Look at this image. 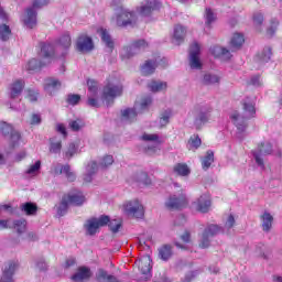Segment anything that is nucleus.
Instances as JSON below:
<instances>
[{"label": "nucleus", "mask_w": 282, "mask_h": 282, "mask_svg": "<svg viewBox=\"0 0 282 282\" xmlns=\"http://www.w3.org/2000/svg\"><path fill=\"white\" fill-rule=\"evenodd\" d=\"M243 115L238 111H234L230 116L232 124L238 130V133H243L248 129V120L254 118L257 109L254 108V99L246 98L242 100Z\"/></svg>", "instance_id": "obj_1"}, {"label": "nucleus", "mask_w": 282, "mask_h": 282, "mask_svg": "<svg viewBox=\"0 0 282 282\" xmlns=\"http://www.w3.org/2000/svg\"><path fill=\"white\" fill-rule=\"evenodd\" d=\"M41 56L42 59L32 58L25 65L26 72H39L45 67V65H50L52 61V56H54V45L50 43L41 44Z\"/></svg>", "instance_id": "obj_2"}, {"label": "nucleus", "mask_w": 282, "mask_h": 282, "mask_svg": "<svg viewBox=\"0 0 282 282\" xmlns=\"http://www.w3.org/2000/svg\"><path fill=\"white\" fill-rule=\"evenodd\" d=\"M123 86L118 80L108 83L102 90L101 100H104L107 107H111V104L116 98L122 96Z\"/></svg>", "instance_id": "obj_3"}, {"label": "nucleus", "mask_w": 282, "mask_h": 282, "mask_svg": "<svg viewBox=\"0 0 282 282\" xmlns=\"http://www.w3.org/2000/svg\"><path fill=\"white\" fill-rule=\"evenodd\" d=\"M48 3L50 0H34L32 7L28 8L23 14L22 21L24 25L32 30V28L36 25V10L44 8V6H47Z\"/></svg>", "instance_id": "obj_4"}, {"label": "nucleus", "mask_w": 282, "mask_h": 282, "mask_svg": "<svg viewBox=\"0 0 282 282\" xmlns=\"http://www.w3.org/2000/svg\"><path fill=\"white\" fill-rule=\"evenodd\" d=\"M188 206V198L184 192L178 194L170 195L165 202V208L167 210H182Z\"/></svg>", "instance_id": "obj_5"}, {"label": "nucleus", "mask_w": 282, "mask_h": 282, "mask_svg": "<svg viewBox=\"0 0 282 282\" xmlns=\"http://www.w3.org/2000/svg\"><path fill=\"white\" fill-rule=\"evenodd\" d=\"M221 232V227L217 225H208L200 235L198 246L203 250L210 248V241L213 237H217Z\"/></svg>", "instance_id": "obj_6"}, {"label": "nucleus", "mask_w": 282, "mask_h": 282, "mask_svg": "<svg viewBox=\"0 0 282 282\" xmlns=\"http://www.w3.org/2000/svg\"><path fill=\"white\" fill-rule=\"evenodd\" d=\"M107 224H109V216L107 215H101L99 218L94 217L86 220L84 225L86 235L94 237V235L98 232V228H102L104 226H107Z\"/></svg>", "instance_id": "obj_7"}, {"label": "nucleus", "mask_w": 282, "mask_h": 282, "mask_svg": "<svg viewBox=\"0 0 282 282\" xmlns=\"http://www.w3.org/2000/svg\"><path fill=\"white\" fill-rule=\"evenodd\" d=\"M0 133L4 138H8L9 144H11L12 148L17 147L19 140H21V133L14 130V128L6 121L0 122Z\"/></svg>", "instance_id": "obj_8"}, {"label": "nucleus", "mask_w": 282, "mask_h": 282, "mask_svg": "<svg viewBox=\"0 0 282 282\" xmlns=\"http://www.w3.org/2000/svg\"><path fill=\"white\" fill-rule=\"evenodd\" d=\"M123 210L128 217H133L134 219H142L144 217V206L138 199L126 203Z\"/></svg>", "instance_id": "obj_9"}, {"label": "nucleus", "mask_w": 282, "mask_h": 282, "mask_svg": "<svg viewBox=\"0 0 282 282\" xmlns=\"http://www.w3.org/2000/svg\"><path fill=\"white\" fill-rule=\"evenodd\" d=\"M272 153V144L270 142L261 143L256 151H253V158L256 164L264 169L263 155H270Z\"/></svg>", "instance_id": "obj_10"}, {"label": "nucleus", "mask_w": 282, "mask_h": 282, "mask_svg": "<svg viewBox=\"0 0 282 282\" xmlns=\"http://www.w3.org/2000/svg\"><path fill=\"white\" fill-rule=\"evenodd\" d=\"M76 50L82 54H88V52L94 50V40L85 34L79 35L76 41Z\"/></svg>", "instance_id": "obj_11"}, {"label": "nucleus", "mask_w": 282, "mask_h": 282, "mask_svg": "<svg viewBox=\"0 0 282 282\" xmlns=\"http://www.w3.org/2000/svg\"><path fill=\"white\" fill-rule=\"evenodd\" d=\"M200 46L194 42L189 47V67L192 69H200L202 61L199 59Z\"/></svg>", "instance_id": "obj_12"}, {"label": "nucleus", "mask_w": 282, "mask_h": 282, "mask_svg": "<svg viewBox=\"0 0 282 282\" xmlns=\"http://www.w3.org/2000/svg\"><path fill=\"white\" fill-rule=\"evenodd\" d=\"M147 47H149V43H147L145 40L134 41L130 46L123 50L124 54H122V56H126V58H131V56H135L138 52L141 50H147Z\"/></svg>", "instance_id": "obj_13"}, {"label": "nucleus", "mask_w": 282, "mask_h": 282, "mask_svg": "<svg viewBox=\"0 0 282 282\" xmlns=\"http://www.w3.org/2000/svg\"><path fill=\"white\" fill-rule=\"evenodd\" d=\"M53 173L54 175H65L68 182H76V173L72 171V166H69V164L63 165L61 163H57L53 167Z\"/></svg>", "instance_id": "obj_14"}, {"label": "nucleus", "mask_w": 282, "mask_h": 282, "mask_svg": "<svg viewBox=\"0 0 282 282\" xmlns=\"http://www.w3.org/2000/svg\"><path fill=\"white\" fill-rule=\"evenodd\" d=\"M135 21H138L135 14L129 11H121V13H119L117 17V25L119 28H127V25H133L135 24Z\"/></svg>", "instance_id": "obj_15"}, {"label": "nucleus", "mask_w": 282, "mask_h": 282, "mask_svg": "<svg viewBox=\"0 0 282 282\" xmlns=\"http://www.w3.org/2000/svg\"><path fill=\"white\" fill-rule=\"evenodd\" d=\"M23 89H25V80L18 79L13 82L9 87V98H11L12 100L19 98V96L23 94Z\"/></svg>", "instance_id": "obj_16"}, {"label": "nucleus", "mask_w": 282, "mask_h": 282, "mask_svg": "<svg viewBox=\"0 0 282 282\" xmlns=\"http://www.w3.org/2000/svg\"><path fill=\"white\" fill-rule=\"evenodd\" d=\"M65 197L68 204H72L73 206H83L84 203L87 202L85 194H83L80 191L69 192Z\"/></svg>", "instance_id": "obj_17"}, {"label": "nucleus", "mask_w": 282, "mask_h": 282, "mask_svg": "<svg viewBox=\"0 0 282 282\" xmlns=\"http://www.w3.org/2000/svg\"><path fill=\"white\" fill-rule=\"evenodd\" d=\"M194 206L199 213H208V210H210V195L203 194L196 202H194Z\"/></svg>", "instance_id": "obj_18"}, {"label": "nucleus", "mask_w": 282, "mask_h": 282, "mask_svg": "<svg viewBox=\"0 0 282 282\" xmlns=\"http://www.w3.org/2000/svg\"><path fill=\"white\" fill-rule=\"evenodd\" d=\"M18 265L19 264L17 262L7 263L4 265L0 282H14V280H12V275L14 274V271L17 270Z\"/></svg>", "instance_id": "obj_19"}, {"label": "nucleus", "mask_w": 282, "mask_h": 282, "mask_svg": "<svg viewBox=\"0 0 282 282\" xmlns=\"http://www.w3.org/2000/svg\"><path fill=\"white\" fill-rule=\"evenodd\" d=\"M158 8H160V3H158V1L145 0L141 3L139 8V12L140 14H142V17H149V14H151L153 10H158Z\"/></svg>", "instance_id": "obj_20"}, {"label": "nucleus", "mask_w": 282, "mask_h": 282, "mask_svg": "<svg viewBox=\"0 0 282 282\" xmlns=\"http://www.w3.org/2000/svg\"><path fill=\"white\" fill-rule=\"evenodd\" d=\"M210 111H213V108H203L198 112V115L194 121L196 129H202V126L206 124V122H208V119L210 118Z\"/></svg>", "instance_id": "obj_21"}, {"label": "nucleus", "mask_w": 282, "mask_h": 282, "mask_svg": "<svg viewBox=\"0 0 282 282\" xmlns=\"http://www.w3.org/2000/svg\"><path fill=\"white\" fill-rule=\"evenodd\" d=\"M91 278V270L87 267H79L76 273L72 276L75 282L87 281Z\"/></svg>", "instance_id": "obj_22"}, {"label": "nucleus", "mask_w": 282, "mask_h": 282, "mask_svg": "<svg viewBox=\"0 0 282 282\" xmlns=\"http://www.w3.org/2000/svg\"><path fill=\"white\" fill-rule=\"evenodd\" d=\"M184 39H186V28L182 24H176L173 32L174 42L176 45H180L181 43H184Z\"/></svg>", "instance_id": "obj_23"}, {"label": "nucleus", "mask_w": 282, "mask_h": 282, "mask_svg": "<svg viewBox=\"0 0 282 282\" xmlns=\"http://www.w3.org/2000/svg\"><path fill=\"white\" fill-rule=\"evenodd\" d=\"M98 173V163L96 161H90L86 166V173L84 175V182L89 183L94 180V175Z\"/></svg>", "instance_id": "obj_24"}, {"label": "nucleus", "mask_w": 282, "mask_h": 282, "mask_svg": "<svg viewBox=\"0 0 282 282\" xmlns=\"http://www.w3.org/2000/svg\"><path fill=\"white\" fill-rule=\"evenodd\" d=\"M57 50H64L67 52L69 47H72V36L69 33H65L62 36L58 37V40L55 42Z\"/></svg>", "instance_id": "obj_25"}, {"label": "nucleus", "mask_w": 282, "mask_h": 282, "mask_svg": "<svg viewBox=\"0 0 282 282\" xmlns=\"http://www.w3.org/2000/svg\"><path fill=\"white\" fill-rule=\"evenodd\" d=\"M137 264L141 274H151V257L144 256L139 261H137Z\"/></svg>", "instance_id": "obj_26"}, {"label": "nucleus", "mask_w": 282, "mask_h": 282, "mask_svg": "<svg viewBox=\"0 0 282 282\" xmlns=\"http://www.w3.org/2000/svg\"><path fill=\"white\" fill-rule=\"evenodd\" d=\"M246 43L243 39V34L235 33L230 40V50L231 52H237V50H241V46Z\"/></svg>", "instance_id": "obj_27"}, {"label": "nucleus", "mask_w": 282, "mask_h": 282, "mask_svg": "<svg viewBox=\"0 0 282 282\" xmlns=\"http://www.w3.org/2000/svg\"><path fill=\"white\" fill-rule=\"evenodd\" d=\"M262 221V230L263 232H270L272 230V223L274 221V217L271 216L270 213L264 212L262 216H260Z\"/></svg>", "instance_id": "obj_28"}, {"label": "nucleus", "mask_w": 282, "mask_h": 282, "mask_svg": "<svg viewBox=\"0 0 282 282\" xmlns=\"http://www.w3.org/2000/svg\"><path fill=\"white\" fill-rule=\"evenodd\" d=\"M61 149H63V140L59 137H52L50 139V153L58 154L61 153Z\"/></svg>", "instance_id": "obj_29"}, {"label": "nucleus", "mask_w": 282, "mask_h": 282, "mask_svg": "<svg viewBox=\"0 0 282 282\" xmlns=\"http://www.w3.org/2000/svg\"><path fill=\"white\" fill-rule=\"evenodd\" d=\"M210 54H213V56H216V58L223 56V58H226L227 61L230 59V57L232 56L226 47L221 46H213L210 48Z\"/></svg>", "instance_id": "obj_30"}, {"label": "nucleus", "mask_w": 282, "mask_h": 282, "mask_svg": "<svg viewBox=\"0 0 282 282\" xmlns=\"http://www.w3.org/2000/svg\"><path fill=\"white\" fill-rule=\"evenodd\" d=\"M62 84L61 80L56 78H47L44 84L45 91H48V94H52V91L56 89H61Z\"/></svg>", "instance_id": "obj_31"}, {"label": "nucleus", "mask_w": 282, "mask_h": 282, "mask_svg": "<svg viewBox=\"0 0 282 282\" xmlns=\"http://www.w3.org/2000/svg\"><path fill=\"white\" fill-rule=\"evenodd\" d=\"M155 67H158V62L155 61H147L142 66H141V74L143 76H151L155 72Z\"/></svg>", "instance_id": "obj_32"}, {"label": "nucleus", "mask_w": 282, "mask_h": 282, "mask_svg": "<svg viewBox=\"0 0 282 282\" xmlns=\"http://www.w3.org/2000/svg\"><path fill=\"white\" fill-rule=\"evenodd\" d=\"M148 87H149L150 91L158 94V91H166V88L169 87V85L166 84V82L152 80L148 85Z\"/></svg>", "instance_id": "obj_33"}, {"label": "nucleus", "mask_w": 282, "mask_h": 282, "mask_svg": "<svg viewBox=\"0 0 282 282\" xmlns=\"http://www.w3.org/2000/svg\"><path fill=\"white\" fill-rule=\"evenodd\" d=\"M99 36L105 42V45L110 50V52L113 50V40H111V35H109V32L107 29H99L98 31Z\"/></svg>", "instance_id": "obj_34"}, {"label": "nucleus", "mask_w": 282, "mask_h": 282, "mask_svg": "<svg viewBox=\"0 0 282 282\" xmlns=\"http://www.w3.org/2000/svg\"><path fill=\"white\" fill-rule=\"evenodd\" d=\"M215 162V152L208 150L205 156L202 159V167L204 171H208L210 165Z\"/></svg>", "instance_id": "obj_35"}, {"label": "nucleus", "mask_w": 282, "mask_h": 282, "mask_svg": "<svg viewBox=\"0 0 282 282\" xmlns=\"http://www.w3.org/2000/svg\"><path fill=\"white\" fill-rule=\"evenodd\" d=\"M174 173L181 175V177H187V175H191V169L185 163H178L174 165Z\"/></svg>", "instance_id": "obj_36"}, {"label": "nucleus", "mask_w": 282, "mask_h": 282, "mask_svg": "<svg viewBox=\"0 0 282 282\" xmlns=\"http://www.w3.org/2000/svg\"><path fill=\"white\" fill-rule=\"evenodd\" d=\"M121 116L124 122H133L138 116V112L133 108H127L121 111Z\"/></svg>", "instance_id": "obj_37"}, {"label": "nucleus", "mask_w": 282, "mask_h": 282, "mask_svg": "<svg viewBox=\"0 0 282 282\" xmlns=\"http://www.w3.org/2000/svg\"><path fill=\"white\" fill-rule=\"evenodd\" d=\"M1 210H10L12 213V207L10 205H0V213ZM6 228H12V220L0 219V230H6Z\"/></svg>", "instance_id": "obj_38"}, {"label": "nucleus", "mask_w": 282, "mask_h": 282, "mask_svg": "<svg viewBox=\"0 0 282 282\" xmlns=\"http://www.w3.org/2000/svg\"><path fill=\"white\" fill-rule=\"evenodd\" d=\"M11 228H14L19 235H23L26 230L28 221L25 219L11 221Z\"/></svg>", "instance_id": "obj_39"}, {"label": "nucleus", "mask_w": 282, "mask_h": 282, "mask_svg": "<svg viewBox=\"0 0 282 282\" xmlns=\"http://www.w3.org/2000/svg\"><path fill=\"white\" fill-rule=\"evenodd\" d=\"M260 63H268L272 58V48L270 46L264 47L263 51L257 55Z\"/></svg>", "instance_id": "obj_40"}, {"label": "nucleus", "mask_w": 282, "mask_h": 282, "mask_svg": "<svg viewBox=\"0 0 282 282\" xmlns=\"http://www.w3.org/2000/svg\"><path fill=\"white\" fill-rule=\"evenodd\" d=\"M41 172V161H36L34 164L30 165L29 169L25 171V175L29 177H36Z\"/></svg>", "instance_id": "obj_41"}, {"label": "nucleus", "mask_w": 282, "mask_h": 282, "mask_svg": "<svg viewBox=\"0 0 282 282\" xmlns=\"http://www.w3.org/2000/svg\"><path fill=\"white\" fill-rule=\"evenodd\" d=\"M173 116V110L165 109L160 113V124L161 127H166Z\"/></svg>", "instance_id": "obj_42"}, {"label": "nucleus", "mask_w": 282, "mask_h": 282, "mask_svg": "<svg viewBox=\"0 0 282 282\" xmlns=\"http://www.w3.org/2000/svg\"><path fill=\"white\" fill-rule=\"evenodd\" d=\"M159 254L163 261H169V259L173 257V250L171 249V246L165 245L159 250Z\"/></svg>", "instance_id": "obj_43"}, {"label": "nucleus", "mask_w": 282, "mask_h": 282, "mask_svg": "<svg viewBox=\"0 0 282 282\" xmlns=\"http://www.w3.org/2000/svg\"><path fill=\"white\" fill-rule=\"evenodd\" d=\"M20 208L25 215H36L37 207L33 203H24Z\"/></svg>", "instance_id": "obj_44"}, {"label": "nucleus", "mask_w": 282, "mask_h": 282, "mask_svg": "<svg viewBox=\"0 0 282 282\" xmlns=\"http://www.w3.org/2000/svg\"><path fill=\"white\" fill-rule=\"evenodd\" d=\"M12 36V30L8 24L0 25V41H8Z\"/></svg>", "instance_id": "obj_45"}, {"label": "nucleus", "mask_w": 282, "mask_h": 282, "mask_svg": "<svg viewBox=\"0 0 282 282\" xmlns=\"http://www.w3.org/2000/svg\"><path fill=\"white\" fill-rule=\"evenodd\" d=\"M216 83H219V76L213 74H205L203 76V85H216Z\"/></svg>", "instance_id": "obj_46"}, {"label": "nucleus", "mask_w": 282, "mask_h": 282, "mask_svg": "<svg viewBox=\"0 0 282 282\" xmlns=\"http://www.w3.org/2000/svg\"><path fill=\"white\" fill-rule=\"evenodd\" d=\"M67 208H69V200H67L66 196H64L61 204L57 206V215H59V217H63V215L67 213Z\"/></svg>", "instance_id": "obj_47"}, {"label": "nucleus", "mask_w": 282, "mask_h": 282, "mask_svg": "<svg viewBox=\"0 0 282 282\" xmlns=\"http://www.w3.org/2000/svg\"><path fill=\"white\" fill-rule=\"evenodd\" d=\"M107 226L111 230V232H118V230H120V228L122 227V220H120V219L111 220V218H109Z\"/></svg>", "instance_id": "obj_48"}, {"label": "nucleus", "mask_w": 282, "mask_h": 282, "mask_svg": "<svg viewBox=\"0 0 282 282\" xmlns=\"http://www.w3.org/2000/svg\"><path fill=\"white\" fill-rule=\"evenodd\" d=\"M115 160H113V155H105L100 162H99V166L101 169H109V166H111L113 164Z\"/></svg>", "instance_id": "obj_49"}, {"label": "nucleus", "mask_w": 282, "mask_h": 282, "mask_svg": "<svg viewBox=\"0 0 282 282\" xmlns=\"http://www.w3.org/2000/svg\"><path fill=\"white\" fill-rule=\"evenodd\" d=\"M87 85H88L89 95L98 96V82L94 79H88Z\"/></svg>", "instance_id": "obj_50"}, {"label": "nucleus", "mask_w": 282, "mask_h": 282, "mask_svg": "<svg viewBox=\"0 0 282 282\" xmlns=\"http://www.w3.org/2000/svg\"><path fill=\"white\" fill-rule=\"evenodd\" d=\"M78 151V148L76 147L75 143H69L68 148L65 152V158H67V160H72V158H74V155H76Z\"/></svg>", "instance_id": "obj_51"}, {"label": "nucleus", "mask_w": 282, "mask_h": 282, "mask_svg": "<svg viewBox=\"0 0 282 282\" xmlns=\"http://www.w3.org/2000/svg\"><path fill=\"white\" fill-rule=\"evenodd\" d=\"M68 127L72 129V131H80V129L85 127V123L82 120L77 119L69 121Z\"/></svg>", "instance_id": "obj_52"}, {"label": "nucleus", "mask_w": 282, "mask_h": 282, "mask_svg": "<svg viewBox=\"0 0 282 282\" xmlns=\"http://www.w3.org/2000/svg\"><path fill=\"white\" fill-rule=\"evenodd\" d=\"M188 142L189 149H199V147H202V139H199V135H192Z\"/></svg>", "instance_id": "obj_53"}, {"label": "nucleus", "mask_w": 282, "mask_h": 282, "mask_svg": "<svg viewBox=\"0 0 282 282\" xmlns=\"http://www.w3.org/2000/svg\"><path fill=\"white\" fill-rule=\"evenodd\" d=\"M279 28V20H272L271 25L267 30V36L272 37Z\"/></svg>", "instance_id": "obj_54"}, {"label": "nucleus", "mask_w": 282, "mask_h": 282, "mask_svg": "<svg viewBox=\"0 0 282 282\" xmlns=\"http://www.w3.org/2000/svg\"><path fill=\"white\" fill-rule=\"evenodd\" d=\"M205 19H206L207 25H210V23H213V21H215L216 18H215V13L213 12V10L206 9Z\"/></svg>", "instance_id": "obj_55"}, {"label": "nucleus", "mask_w": 282, "mask_h": 282, "mask_svg": "<svg viewBox=\"0 0 282 282\" xmlns=\"http://www.w3.org/2000/svg\"><path fill=\"white\" fill-rule=\"evenodd\" d=\"M26 94H28L26 96L31 102H36L39 100V93L36 90L28 89Z\"/></svg>", "instance_id": "obj_56"}, {"label": "nucleus", "mask_w": 282, "mask_h": 282, "mask_svg": "<svg viewBox=\"0 0 282 282\" xmlns=\"http://www.w3.org/2000/svg\"><path fill=\"white\" fill-rule=\"evenodd\" d=\"M151 102H153V99L151 97H145L141 100L140 109L141 111H144L145 109H149Z\"/></svg>", "instance_id": "obj_57"}, {"label": "nucleus", "mask_w": 282, "mask_h": 282, "mask_svg": "<svg viewBox=\"0 0 282 282\" xmlns=\"http://www.w3.org/2000/svg\"><path fill=\"white\" fill-rule=\"evenodd\" d=\"M141 140H143L144 142H158V140H160V137H158V134H147V133H144L141 137Z\"/></svg>", "instance_id": "obj_58"}, {"label": "nucleus", "mask_w": 282, "mask_h": 282, "mask_svg": "<svg viewBox=\"0 0 282 282\" xmlns=\"http://www.w3.org/2000/svg\"><path fill=\"white\" fill-rule=\"evenodd\" d=\"M67 102L68 105H78V102H80V95H68L67 96Z\"/></svg>", "instance_id": "obj_59"}, {"label": "nucleus", "mask_w": 282, "mask_h": 282, "mask_svg": "<svg viewBox=\"0 0 282 282\" xmlns=\"http://www.w3.org/2000/svg\"><path fill=\"white\" fill-rule=\"evenodd\" d=\"M35 268L41 271L47 270V262H45V259L40 258L35 260Z\"/></svg>", "instance_id": "obj_60"}, {"label": "nucleus", "mask_w": 282, "mask_h": 282, "mask_svg": "<svg viewBox=\"0 0 282 282\" xmlns=\"http://www.w3.org/2000/svg\"><path fill=\"white\" fill-rule=\"evenodd\" d=\"M88 107H100V104L98 102V99H96V95H88V100H87Z\"/></svg>", "instance_id": "obj_61"}, {"label": "nucleus", "mask_w": 282, "mask_h": 282, "mask_svg": "<svg viewBox=\"0 0 282 282\" xmlns=\"http://www.w3.org/2000/svg\"><path fill=\"white\" fill-rule=\"evenodd\" d=\"M253 23L256 26L263 24V14L261 12L253 13Z\"/></svg>", "instance_id": "obj_62"}, {"label": "nucleus", "mask_w": 282, "mask_h": 282, "mask_svg": "<svg viewBox=\"0 0 282 282\" xmlns=\"http://www.w3.org/2000/svg\"><path fill=\"white\" fill-rule=\"evenodd\" d=\"M235 227V216L229 215L227 218V221L225 223V228H227V230H230V228Z\"/></svg>", "instance_id": "obj_63"}, {"label": "nucleus", "mask_w": 282, "mask_h": 282, "mask_svg": "<svg viewBox=\"0 0 282 282\" xmlns=\"http://www.w3.org/2000/svg\"><path fill=\"white\" fill-rule=\"evenodd\" d=\"M40 123H41V115L33 113L31 116L30 124L34 126V124H40Z\"/></svg>", "instance_id": "obj_64"}]
</instances>
